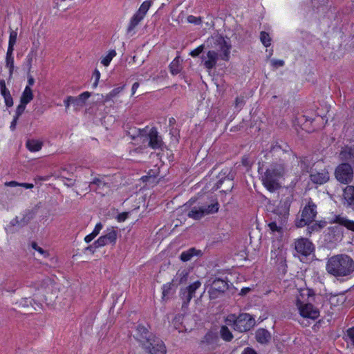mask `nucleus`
I'll return each instance as SVG.
<instances>
[{
    "instance_id": "obj_28",
    "label": "nucleus",
    "mask_w": 354,
    "mask_h": 354,
    "mask_svg": "<svg viewBox=\"0 0 354 354\" xmlns=\"http://www.w3.org/2000/svg\"><path fill=\"white\" fill-rule=\"evenodd\" d=\"M38 209L39 206L35 205L32 209H27L25 212L23 218L20 220L21 227L26 225L32 219L35 218L37 213Z\"/></svg>"
},
{
    "instance_id": "obj_29",
    "label": "nucleus",
    "mask_w": 354,
    "mask_h": 354,
    "mask_svg": "<svg viewBox=\"0 0 354 354\" xmlns=\"http://www.w3.org/2000/svg\"><path fill=\"white\" fill-rule=\"evenodd\" d=\"M340 156L342 160L348 161L354 164V145L345 147L342 150Z\"/></svg>"
},
{
    "instance_id": "obj_60",
    "label": "nucleus",
    "mask_w": 354,
    "mask_h": 354,
    "mask_svg": "<svg viewBox=\"0 0 354 354\" xmlns=\"http://www.w3.org/2000/svg\"><path fill=\"white\" fill-rule=\"evenodd\" d=\"M242 165L245 167H250L251 166V162L250 158L247 156H243L241 160Z\"/></svg>"
},
{
    "instance_id": "obj_17",
    "label": "nucleus",
    "mask_w": 354,
    "mask_h": 354,
    "mask_svg": "<svg viewBox=\"0 0 354 354\" xmlns=\"http://www.w3.org/2000/svg\"><path fill=\"white\" fill-rule=\"evenodd\" d=\"M137 330V339L145 344L149 343L151 339L155 337L151 333H150L147 328L145 326L139 324L136 328Z\"/></svg>"
},
{
    "instance_id": "obj_5",
    "label": "nucleus",
    "mask_w": 354,
    "mask_h": 354,
    "mask_svg": "<svg viewBox=\"0 0 354 354\" xmlns=\"http://www.w3.org/2000/svg\"><path fill=\"white\" fill-rule=\"evenodd\" d=\"M136 131L131 135L133 140L138 137L143 138V142L148 141V146L153 149H162L165 147V142L156 127L149 129L148 127H146L144 129H138Z\"/></svg>"
},
{
    "instance_id": "obj_4",
    "label": "nucleus",
    "mask_w": 354,
    "mask_h": 354,
    "mask_svg": "<svg viewBox=\"0 0 354 354\" xmlns=\"http://www.w3.org/2000/svg\"><path fill=\"white\" fill-rule=\"evenodd\" d=\"M227 324L231 326L234 330L240 333L250 331L256 324L254 317L249 313H242L236 315L230 314L226 319Z\"/></svg>"
},
{
    "instance_id": "obj_32",
    "label": "nucleus",
    "mask_w": 354,
    "mask_h": 354,
    "mask_svg": "<svg viewBox=\"0 0 354 354\" xmlns=\"http://www.w3.org/2000/svg\"><path fill=\"white\" fill-rule=\"evenodd\" d=\"M33 97L34 95L30 86H26L20 97V102L27 105L32 100Z\"/></svg>"
},
{
    "instance_id": "obj_36",
    "label": "nucleus",
    "mask_w": 354,
    "mask_h": 354,
    "mask_svg": "<svg viewBox=\"0 0 354 354\" xmlns=\"http://www.w3.org/2000/svg\"><path fill=\"white\" fill-rule=\"evenodd\" d=\"M144 17L140 15L139 13L136 12L131 17L129 25L127 28V32L132 31L138 24L143 19Z\"/></svg>"
},
{
    "instance_id": "obj_46",
    "label": "nucleus",
    "mask_w": 354,
    "mask_h": 354,
    "mask_svg": "<svg viewBox=\"0 0 354 354\" xmlns=\"http://www.w3.org/2000/svg\"><path fill=\"white\" fill-rule=\"evenodd\" d=\"M17 30H14L10 28V35H9L8 44L15 45L16 42H17Z\"/></svg>"
},
{
    "instance_id": "obj_39",
    "label": "nucleus",
    "mask_w": 354,
    "mask_h": 354,
    "mask_svg": "<svg viewBox=\"0 0 354 354\" xmlns=\"http://www.w3.org/2000/svg\"><path fill=\"white\" fill-rule=\"evenodd\" d=\"M220 335L221 338L226 342L232 341L234 337L233 334L226 326H221L220 329Z\"/></svg>"
},
{
    "instance_id": "obj_53",
    "label": "nucleus",
    "mask_w": 354,
    "mask_h": 354,
    "mask_svg": "<svg viewBox=\"0 0 354 354\" xmlns=\"http://www.w3.org/2000/svg\"><path fill=\"white\" fill-rule=\"evenodd\" d=\"M91 95V93L88 91H85L78 95V98L82 101L84 105H85L86 101L90 97Z\"/></svg>"
},
{
    "instance_id": "obj_59",
    "label": "nucleus",
    "mask_w": 354,
    "mask_h": 354,
    "mask_svg": "<svg viewBox=\"0 0 354 354\" xmlns=\"http://www.w3.org/2000/svg\"><path fill=\"white\" fill-rule=\"evenodd\" d=\"M128 212L120 213L117 216V220L118 222H123L128 218Z\"/></svg>"
},
{
    "instance_id": "obj_63",
    "label": "nucleus",
    "mask_w": 354,
    "mask_h": 354,
    "mask_svg": "<svg viewBox=\"0 0 354 354\" xmlns=\"http://www.w3.org/2000/svg\"><path fill=\"white\" fill-rule=\"evenodd\" d=\"M242 354H258L254 349L250 347L245 348Z\"/></svg>"
},
{
    "instance_id": "obj_34",
    "label": "nucleus",
    "mask_w": 354,
    "mask_h": 354,
    "mask_svg": "<svg viewBox=\"0 0 354 354\" xmlns=\"http://www.w3.org/2000/svg\"><path fill=\"white\" fill-rule=\"evenodd\" d=\"M189 218L194 220H200L204 217V212L201 209L200 205L193 207L187 213Z\"/></svg>"
},
{
    "instance_id": "obj_9",
    "label": "nucleus",
    "mask_w": 354,
    "mask_h": 354,
    "mask_svg": "<svg viewBox=\"0 0 354 354\" xmlns=\"http://www.w3.org/2000/svg\"><path fill=\"white\" fill-rule=\"evenodd\" d=\"M228 288L229 285L227 280L220 278L214 279L208 290L209 299L213 300L218 298L225 293Z\"/></svg>"
},
{
    "instance_id": "obj_44",
    "label": "nucleus",
    "mask_w": 354,
    "mask_h": 354,
    "mask_svg": "<svg viewBox=\"0 0 354 354\" xmlns=\"http://www.w3.org/2000/svg\"><path fill=\"white\" fill-rule=\"evenodd\" d=\"M116 55V52L115 50H111L108 55L104 57V58L102 59L101 60V63L104 66H108L111 62V61L112 60V59Z\"/></svg>"
},
{
    "instance_id": "obj_2",
    "label": "nucleus",
    "mask_w": 354,
    "mask_h": 354,
    "mask_svg": "<svg viewBox=\"0 0 354 354\" xmlns=\"http://www.w3.org/2000/svg\"><path fill=\"white\" fill-rule=\"evenodd\" d=\"M326 270L337 279L347 277L354 272V260L346 254L333 255L328 259Z\"/></svg>"
},
{
    "instance_id": "obj_8",
    "label": "nucleus",
    "mask_w": 354,
    "mask_h": 354,
    "mask_svg": "<svg viewBox=\"0 0 354 354\" xmlns=\"http://www.w3.org/2000/svg\"><path fill=\"white\" fill-rule=\"evenodd\" d=\"M212 39L214 42V46L212 47H214L218 50L222 51L223 53L221 55V59L228 61L230 59V49L232 48L230 38H225L221 35H217Z\"/></svg>"
},
{
    "instance_id": "obj_45",
    "label": "nucleus",
    "mask_w": 354,
    "mask_h": 354,
    "mask_svg": "<svg viewBox=\"0 0 354 354\" xmlns=\"http://www.w3.org/2000/svg\"><path fill=\"white\" fill-rule=\"evenodd\" d=\"M6 66L9 68V77H12L14 71V57H6Z\"/></svg>"
},
{
    "instance_id": "obj_47",
    "label": "nucleus",
    "mask_w": 354,
    "mask_h": 354,
    "mask_svg": "<svg viewBox=\"0 0 354 354\" xmlns=\"http://www.w3.org/2000/svg\"><path fill=\"white\" fill-rule=\"evenodd\" d=\"M205 49V45L202 44L199 46L198 48H195L194 50H192L189 53V55L193 57H197L201 54Z\"/></svg>"
},
{
    "instance_id": "obj_56",
    "label": "nucleus",
    "mask_w": 354,
    "mask_h": 354,
    "mask_svg": "<svg viewBox=\"0 0 354 354\" xmlns=\"http://www.w3.org/2000/svg\"><path fill=\"white\" fill-rule=\"evenodd\" d=\"M268 227L270 230L272 232H281V227H279L277 225V223L275 221H272L268 224Z\"/></svg>"
},
{
    "instance_id": "obj_30",
    "label": "nucleus",
    "mask_w": 354,
    "mask_h": 354,
    "mask_svg": "<svg viewBox=\"0 0 354 354\" xmlns=\"http://www.w3.org/2000/svg\"><path fill=\"white\" fill-rule=\"evenodd\" d=\"M202 252L201 250H196L195 248H192L183 252L180 256V259L182 261L186 262L191 260L194 256H200Z\"/></svg>"
},
{
    "instance_id": "obj_62",
    "label": "nucleus",
    "mask_w": 354,
    "mask_h": 354,
    "mask_svg": "<svg viewBox=\"0 0 354 354\" xmlns=\"http://www.w3.org/2000/svg\"><path fill=\"white\" fill-rule=\"evenodd\" d=\"M70 98H71V96H67L64 101V104L66 107V111H67V109H68L70 105L72 104V100Z\"/></svg>"
},
{
    "instance_id": "obj_19",
    "label": "nucleus",
    "mask_w": 354,
    "mask_h": 354,
    "mask_svg": "<svg viewBox=\"0 0 354 354\" xmlns=\"http://www.w3.org/2000/svg\"><path fill=\"white\" fill-rule=\"evenodd\" d=\"M200 207L204 212V216H206L218 212L220 205L216 198H212L209 202L202 203Z\"/></svg>"
},
{
    "instance_id": "obj_50",
    "label": "nucleus",
    "mask_w": 354,
    "mask_h": 354,
    "mask_svg": "<svg viewBox=\"0 0 354 354\" xmlns=\"http://www.w3.org/2000/svg\"><path fill=\"white\" fill-rule=\"evenodd\" d=\"M347 342L354 345V327L347 330Z\"/></svg>"
},
{
    "instance_id": "obj_7",
    "label": "nucleus",
    "mask_w": 354,
    "mask_h": 354,
    "mask_svg": "<svg viewBox=\"0 0 354 354\" xmlns=\"http://www.w3.org/2000/svg\"><path fill=\"white\" fill-rule=\"evenodd\" d=\"M335 176L338 182L342 184H349L353 179V169L348 162L339 164L335 170Z\"/></svg>"
},
{
    "instance_id": "obj_22",
    "label": "nucleus",
    "mask_w": 354,
    "mask_h": 354,
    "mask_svg": "<svg viewBox=\"0 0 354 354\" xmlns=\"http://www.w3.org/2000/svg\"><path fill=\"white\" fill-rule=\"evenodd\" d=\"M329 223H337L345 227L348 230L354 232V221L349 220L341 215H335L334 218L329 221Z\"/></svg>"
},
{
    "instance_id": "obj_38",
    "label": "nucleus",
    "mask_w": 354,
    "mask_h": 354,
    "mask_svg": "<svg viewBox=\"0 0 354 354\" xmlns=\"http://www.w3.org/2000/svg\"><path fill=\"white\" fill-rule=\"evenodd\" d=\"M169 71L170 73L176 75L178 74L181 71V67L180 65V57H176L169 64Z\"/></svg>"
},
{
    "instance_id": "obj_23",
    "label": "nucleus",
    "mask_w": 354,
    "mask_h": 354,
    "mask_svg": "<svg viewBox=\"0 0 354 354\" xmlns=\"http://www.w3.org/2000/svg\"><path fill=\"white\" fill-rule=\"evenodd\" d=\"M0 92L4 98L6 106L8 108L13 106V98L10 94V91L7 88L6 82L4 80H0Z\"/></svg>"
},
{
    "instance_id": "obj_18",
    "label": "nucleus",
    "mask_w": 354,
    "mask_h": 354,
    "mask_svg": "<svg viewBox=\"0 0 354 354\" xmlns=\"http://www.w3.org/2000/svg\"><path fill=\"white\" fill-rule=\"evenodd\" d=\"M117 239V232L111 229L106 234L101 236L96 240L97 245L103 247L109 243L115 244Z\"/></svg>"
},
{
    "instance_id": "obj_64",
    "label": "nucleus",
    "mask_w": 354,
    "mask_h": 354,
    "mask_svg": "<svg viewBox=\"0 0 354 354\" xmlns=\"http://www.w3.org/2000/svg\"><path fill=\"white\" fill-rule=\"evenodd\" d=\"M273 65L277 67L283 66L284 65V61L281 59H276L272 61Z\"/></svg>"
},
{
    "instance_id": "obj_15",
    "label": "nucleus",
    "mask_w": 354,
    "mask_h": 354,
    "mask_svg": "<svg viewBox=\"0 0 354 354\" xmlns=\"http://www.w3.org/2000/svg\"><path fill=\"white\" fill-rule=\"evenodd\" d=\"M310 179L314 184H324L330 179L329 172L326 169L321 171H312L310 174Z\"/></svg>"
},
{
    "instance_id": "obj_52",
    "label": "nucleus",
    "mask_w": 354,
    "mask_h": 354,
    "mask_svg": "<svg viewBox=\"0 0 354 354\" xmlns=\"http://www.w3.org/2000/svg\"><path fill=\"white\" fill-rule=\"evenodd\" d=\"M70 99L72 100V104L73 105V106L75 107L76 109H77L80 107H83L84 106L82 101L78 98V97L71 96V98Z\"/></svg>"
},
{
    "instance_id": "obj_58",
    "label": "nucleus",
    "mask_w": 354,
    "mask_h": 354,
    "mask_svg": "<svg viewBox=\"0 0 354 354\" xmlns=\"http://www.w3.org/2000/svg\"><path fill=\"white\" fill-rule=\"evenodd\" d=\"M102 227H103V225H102V224L101 223H97L95 227V228H94V230L92 232V234L95 236H97L99 234L100 230L102 229Z\"/></svg>"
},
{
    "instance_id": "obj_54",
    "label": "nucleus",
    "mask_w": 354,
    "mask_h": 354,
    "mask_svg": "<svg viewBox=\"0 0 354 354\" xmlns=\"http://www.w3.org/2000/svg\"><path fill=\"white\" fill-rule=\"evenodd\" d=\"M98 248H100V245H97V242L96 241L93 242V244L87 246L86 248H84V252L86 251H88L90 252L92 254H94L96 249Z\"/></svg>"
},
{
    "instance_id": "obj_35",
    "label": "nucleus",
    "mask_w": 354,
    "mask_h": 354,
    "mask_svg": "<svg viewBox=\"0 0 354 354\" xmlns=\"http://www.w3.org/2000/svg\"><path fill=\"white\" fill-rule=\"evenodd\" d=\"M26 145L29 151L35 152L39 151L41 149L43 142L37 140L29 139L27 140Z\"/></svg>"
},
{
    "instance_id": "obj_43",
    "label": "nucleus",
    "mask_w": 354,
    "mask_h": 354,
    "mask_svg": "<svg viewBox=\"0 0 354 354\" xmlns=\"http://www.w3.org/2000/svg\"><path fill=\"white\" fill-rule=\"evenodd\" d=\"M260 40L266 47H268L271 45V38L269 34L266 31L261 32Z\"/></svg>"
},
{
    "instance_id": "obj_16",
    "label": "nucleus",
    "mask_w": 354,
    "mask_h": 354,
    "mask_svg": "<svg viewBox=\"0 0 354 354\" xmlns=\"http://www.w3.org/2000/svg\"><path fill=\"white\" fill-rule=\"evenodd\" d=\"M343 205L354 211V186L347 185L343 189Z\"/></svg>"
},
{
    "instance_id": "obj_14",
    "label": "nucleus",
    "mask_w": 354,
    "mask_h": 354,
    "mask_svg": "<svg viewBox=\"0 0 354 354\" xmlns=\"http://www.w3.org/2000/svg\"><path fill=\"white\" fill-rule=\"evenodd\" d=\"M292 201V196H288L284 199H281L273 211L274 214H276L281 218H286V216L289 214L290 204Z\"/></svg>"
},
{
    "instance_id": "obj_48",
    "label": "nucleus",
    "mask_w": 354,
    "mask_h": 354,
    "mask_svg": "<svg viewBox=\"0 0 354 354\" xmlns=\"http://www.w3.org/2000/svg\"><path fill=\"white\" fill-rule=\"evenodd\" d=\"M245 104V102L243 96L237 97L235 99L234 106L236 109L241 110Z\"/></svg>"
},
{
    "instance_id": "obj_21",
    "label": "nucleus",
    "mask_w": 354,
    "mask_h": 354,
    "mask_svg": "<svg viewBox=\"0 0 354 354\" xmlns=\"http://www.w3.org/2000/svg\"><path fill=\"white\" fill-rule=\"evenodd\" d=\"M220 339L218 335L212 331L207 332L203 337V342L209 346L212 350H215L220 346Z\"/></svg>"
},
{
    "instance_id": "obj_11",
    "label": "nucleus",
    "mask_w": 354,
    "mask_h": 354,
    "mask_svg": "<svg viewBox=\"0 0 354 354\" xmlns=\"http://www.w3.org/2000/svg\"><path fill=\"white\" fill-rule=\"evenodd\" d=\"M295 249L299 254L308 257L315 250V247L308 239L300 238L295 240Z\"/></svg>"
},
{
    "instance_id": "obj_37",
    "label": "nucleus",
    "mask_w": 354,
    "mask_h": 354,
    "mask_svg": "<svg viewBox=\"0 0 354 354\" xmlns=\"http://www.w3.org/2000/svg\"><path fill=\"white\" fill-rule=\"evenodd\" d=\"M275 263L279 271H281L283 273L286 272V260L282 254L276 256Z\"/></svg>"
},
{
    "instance_id": "obj_42",
    "label": "nucleus",
    "mask_w": 354,
    "mask_h": 354,
    "mask_svg": "<svg viewBox=\"0 0 354 354\" xmlns=\"http://www.w3.org/2000/svg\"><path fill=\"white\" fill-rule=\"evenodd\" d=\"M151 5V1H144L141 4L138 10L136 12L139 13L142 17H145V15L147 14V11L149 10Z\"/></svg>"
},
{
    "instance_id": "obj_55",
    "label": "nucleus",
    "mask_w": 354,
    "mask_h": 354,
    "mask_svg": "<svg viewBox=\"0 0 354 354\" xmlns=\"http://www.w3.org/2000/svg\"><path fill=\"white\" fill-rule=\"evenodd\" d=\"M32 248L44 256H46L48 254L46 250H44L41 248L39 247L35 242L32 243Z\"/></svg>"
},
{
    "instance_id": "obj_13",
    "label": "nucleus",
    "mask_w": 354,
    "mask_h": 354,
    "mask_svg": "<svg viewBox=\"0 0 354 354\" xmlns=\"http://www.w3.org/2000/svg\"><path fill=\"white\" fill-rule=\"evenodd\" d=\"M201 286L200 281L197 280L188 286L185 290H181L180 297L183 300V306L188 304L191 299L195 296V292Z\"/></svg>"
},
{
    "instance_id": "obj_33",
    "label": "nucleus",
    "mask_w": 354,
    "mask_h": 354,
    "mask_svg": "<svg viewBox=\"0 0 354 354\" xmlns=\"http://www.w3.org/2000/svg\"><path fill=\"white\" fill-rule=\"evenodd\" d=\"M189 272L186 269L178 270L176 275L173 278L172 281L176 286L183 283L188 279Z\"/></svg>"
},
{
    "instance_id": "obj_41",
    "label": "nucleus",
    "mask_w": 354,
    "mask_h": 354,
    "mask_svg": "<svg viewBox=\"0 0 354 354\" xmlns=\"http://www.w3.org/2000/svg\"><path fill=\"white\" fill-rule=\"evenodd\" d=\"M174 286H176V285L174 282H173V281L163 285L162 299H165L166 297H168L171 294V290Z\"/></svg>"
},
{
    "instance_id": "obj_57",
    "label": "nucleus",
    "mask_w": 354,
    "mask_h": 354,
    "mask_svg": "<svg viewBox=\"0 0 354 354\" xmlns=\"http://www.w3.org/2000/svg\"><path fill=\"white\" fill-rule=\"evenodd\" d=\"M124 85H123L122 86H120V87H117V88H113L110 92V95L113 96V97H115L117 95H118L124 89Z\"/></svg>"
},
{
    "instance_id": "obj_40",
    "label": "nucleus",
    "mask_w": 354,
    "mask_h": 354,
    "mask_svg": "<svg viewBox=\"0 0 354 354\" xmlns=\"http://www.w3.org/2000/svg\"><path fill=\"white\" fill-rule=\"evenodd\" d=\"M221 176H223L225 179L233 180L236 176V172L233 171L232 169H230L226 168L221 171L218 175V177H221Z\"/></svg>"
},
{
    "instance_id": "obj_20",
    "label": "nucleus",
    "mask_w": 354,
    "mask_h": 354,
    "mask_svg": "<svg viewBox=\"0 0 354 354\" xmlns=\"http://www.w3.org/2000/svg\"><path fill=\"white\" fill-rule=\"evenodd\" d=\"M330 242H337L343 237V231L338 225L331 226L328 228V233L326 234Z\"/></svg>"
},
{
    "instance_id": "obj_31",
    "label": "nucleus",
    "mask_w": 354,
    "mask_h": 354,
    "mask_svg": "<svg viewBox=\"0 0 354 354\" xmlns=\"http://www.w3.org/2000/svg\"><path fill=\"white\" fill-rule=\"evenodd\" d=\"M327 225V222L324 220H321L319 221H315V223H311L310 224H307V231L308 233L312 234L313 232H319L323 228H324Z\"/></svg>"
},
{
    "instance_id": "obj_25",
    "label": "nucleus",
    "mask_w": 354,
    "mask_h": 354,
    "mask_svg": "<svg viewBox=\"0 0 354 354\" xmlns=\"http://www.w3.org/2000/svg\"><path fill=\"white\" fill-rule=\"evenodd\" d=\"M39 45H40V44L39 41L32 42V46L26 57V66L28 68V73H30L31 68H32V59H33V58L36 57L37 55V51L39 50Z\"/></svg>"
},
{
    "instance_id": "obj_24",
    "label": "nucleus",
    "mask_w": 354,
    "mask_h": 354,
    "mask_svg": "<svg viewBox=\"0 0 354 354\" xmlns=\"http://www.w3.org/2000/svg\"><path fill=\"white\" fill-rule=\"evenodd\" d=\"M218 59V53L215 50H209L207 53V60L204 61L203 66L205 68L211 70L216 66Z\"/></svg>"
},
{
    "instance_id": "obj_27",
    "label": "nucleus",
    "mask_w": 354,
    "mask_h": 354,
    "mask_svg": "<svg viewBox=\"0 0 354 354\" xmlns=\"http://www.w3.org/2000/svg\"><path fill=\"white\" fill-rule=\"evenodd\" d=\"M89 187L91 190L100 193V190H104V188L109 189V186L108 183L104 182L102 178H95L90 182Z\"/></svg>"
},
{
    "instance_id": "obj_49",
    "label": "nucleus",
    "mask_w": 354,
    "mask_h": 354,
    "mask_svg": "<svg viewBox=\"0 0 354 354\" xmlns=\"http://www.w3.org/2000/svg\"><path fill=\"white\" fill-rule=\"evenodd\" d=\"M26 104H21V102H20V104L17 106V107L16 109L15 116H16V118H19L24 112V111L26 109Z\"/></svg>"
},
{
    "instance_id": "obj_26",
    "label": "nucleus",
    "mask_w": 354,
    "mask_h": 354,
    "mask_svg": "<svg viewBox=\"0 0 354 354\" xmlns=\"http://www.w3.org/2000/svg\"><path fill=\"white\" fill-rule=\"evenodd\" d=\"M256 340L261 344H266L271 339V335L270 332L265 328H259L255 333Z\"/></svg>"
},
{
    "instance_id": "obj_10",
    "label": "nucleus",
    "mask_w": 354,
    "mask_h": 354,
    "mask_svg": "<svg viewBox=\"0 0 354 354\" xmlns=\"http://www.w3.org/2000/svg\"><path fill=\"white\" fill-rule=\"evenodd\" d=\"M296 304L299 310L300 315L303 317L315 320L319 317V310L312 304H303L299 299H297Z\"/></svg>"
},
{
    "instance_id": "obj_6",
    "label": "nucleus",
    "mask_w": 354,
    "mask_h": 354,
    "mask_svg": "<svg viewBox=\"0 0 354 354\" xmlns=\"http://www.w3.org/2000/svg\"><path fill=\"white\" fill-rule=\"evenodd\" d=\"M317 205L309 198L308 203L301 211V218L296 221V225L302 227L314 221L317 216Z\"/></svg>"
},
{
    "instance_id": "obj_1",
    "label": "nucleus",
    "mask_w": 354,
    "mask_h": 354,
    "mask_svg": "<svg viewBox=\"0 0 354 354\" xmlns=\"http://www.w3.org/2000/svg\"><path fill=\"white\" fill-rule=\"evenodd\" d=\"M265 157L270 160V162L261 176V181L263 186L273 193L281 187L279 180L298 166V159L290 147L282 141L273 142Z\"/></svg>"
},
{
    "instance_id": "obj_51",
    "label": "nucleus",
    "mask_w": 354,
    "mask_h": 354,
    "mask_svg": "<svg viewBox=\"0 0 354 354\" xmlns=\"http://www.w3.org/2000/svg\"><path fill=\"white\" fill-rule=\"evenodd\" d=\"M187 21L190 24L199 25L202 23V19L201 17H197L194 15H189L187 17Z\"/></svg>"
},
{
    "instance_id": "obj_61",
    "label": "nucleus",
    "mask_w": 354,
    "mask_h": 354,
    "mask_svg": "<svg viewBox=\"0 0 354 354\" xmlns=\"http://www.w3.org/2000/svg\"><path fill=\"white\" fill-rule=\"evenodd\" d=\"M14 46H15V45L8 44V50H7L6 57H13L12 56V53H13V51H14Z\"/></svg>"
},
{
    "instance_id": "obj_3",
    "label": "nucleus",
    "mask_w": 354,
    "mask_h": 354,
    "mask_svg": "<svg viewBox=\"0 0 354 354\" xmlns=\"http://www.w3.org/2000/svg\"><path fill=\"white\" fill-rule=\"evenodd\" d=\"M46 286L47 282L45 280L37 281L27 285L28 287L32 288L35 292H39V293H34L35 298H21L16 303L17 308L24 313H31L33 310L41 309V302L45 300L44 292Z\"/></svg>"
},
{
    "instance_id": "obj_12",
    "label": "nucleus",
    "mask_w": 354,
    "mask_h": 354,
    "mask_svg": "<svg viewBox=\"0 0 354 354\" xmlns=\"http://www.w3.org/2000/svg\"><path fill=\"white\" fill-rule=\"evenodd\" d=\"M145 348L150 354H166V348L163 342L153 337L149 343L145 344Z\"/></svg>"
}]
</instances>
